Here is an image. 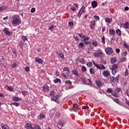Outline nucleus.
I'll return each mask as SVG.
<instances>
[{
  "instance_id": "nucleus-1",
  "label": "nucleus",
  "mask_w": 129,
  "mask_h": 129,
  "mask_svg": "<svg viewBox=\"0 0 129 129\" xmlns=\"http://www.w3.org/2000/svg\"><path fill=\"white\" fill-rule=\"evenodd\" d=\"M12 24H13V25L19 26L20 24H22V21L20 20V17L18 15H14L12 17Z\"/></svg>"
},
{
  "instance_id": "nucleus-2",
  "label": "nucleus",
  "mask_w": 129,
  "mask_h": 129,
  "mask_svg": "<svg viewBox=\"0 0 129 129\" xmlns=\"http://www.w3.org/2000/svg\"><path fill=\"white\" fill-rule=\"evenodd\" d=\"M102 54H103L102 50L100 49H98L96 52L94 53V55L96 58H101V57H102Z\"/></svg>"
},
{
  "instance_id": "nucleus-3",
  "label": "nucleus",
  "mask_w": 129,
  "mask_h": 129,
  "mask_svg": "<svg viewBox=\"0 0 129 129\" xmlns=\"http://www.w3.org/2000/svg\"><path fill=\"white\" fill-rule=\"evenodd\" d=\"M93 63L94 66H95L97 69H101V70H105V69H106L105 67L101 64L99 65L97 63H95L94 61H93Z\"/></svg>"
},
{
  "instance_id": "nucleus-4",
  "label": "nucleus",
  "mask_w": 129,
  "mask_h": 129,
  "mask_svg": "<svg viewBox=\"0 0 129 129\" xmlns=\"http://www.w3.org/2000/svg\"><path fill=\"white\" fill-rule=\"evenodd\" d=\"M84 11H85V6H82L80 9V10L78 14V17L80 18L81 16L82 15V14L84 13Z\"/></svg>"
},
{
  "instance_id": "nucleus-5",
  "label": "nucleus",
  "mask_w": 129,
  "mask_h": 129,
  "mask_svg": "<svg viewBox=\"0 0 129 129\" xmlns=\"http://www.w3.org/2000/svg\"><path fill=\"white\" fill-rule=\"evenodd\" d=\"M113 51L112 50V48L110 47H107L105 49V52L107 55H110V54H112Z\"/></svg>"
},
{
  "instance_id": "nucleus-6",
  "label": "nucleus",
  "mask_w": 129,
  "mask_h": 129,
  "mask_svg": "<svg viewBox=\"0 0 129 129\" xmlns=\"http://www.w3.org/2000/svg\"><path fill=\"white\" fill-rule=\"evenodd\" d=\"M3 31L5 35L7 36H12V35H13V33H12L11 31H9V30H8V28H4Z\"/></svg>"
},
{
  "instance_id": "nucleus-7",
  "label": "nucleus",
  "mask_w": 129,
  "mask_h": 129,
  "mask_svg": "<svg viewBox=\"0 0 129 129\" xmlns=\"http://www.w3.org/2000/svg\"><path fill=\"white\" fill-rule=\"evenodd\" d=\"M118 78H119L118 75L116 77H111L110 78L111 83H113L114 81H118Z\"/></svg>"
},
{
  "instance_id": "nucleus-8",
  "label": "nucleus",
  "mask_w": 129,
  "mask_h": 129,
  "mask_svg": "<svg viewBox=\"0 0 129 129\" xmlns=\"http://www.w3.org/2000/svg\"><path fill=\"white\" fill-rule=\"evenodd\" d=\"M72 109L73 111H77L79 109V106L77 104H74Z\"/></svg>"
},
{
  "instance_id": "nucleus-9",
  "label": "nucleus",
  "mask_w": 129,
  "mask_h": 129,
  "mask_svg": "<svg viewBox=\"0 0 129 129\" xmlns=\"http://www.w3.org/2000/svg\"><path fill=\"white\" fill-rule=\"evenodd\" d=\"M58 98L59 95H57L56 96H54L52 98L51 101H55V102H59V100H58Z\"/></svg>"
},
{
  "instance_id": "nucleus-10",
  "label": "nucleus",
  "mask_w": 129,
  "mask_h": 129,
  "mask_svg": "<svg viewBox=\"0 0 129 129\" xmlns=\"http://www.w3.org/2000/svg\"><path fill=\"white\" fill-rule=\"evenodd\" d=\"M103 75L104 76V77H108V76H109V75H110V73H109L108 72V71L106 70V71H104L103 72Z\"/></svg>"
},
{
  "instance_id": "nucleus-11",
  "label": "nucleus",
  "mask_w": 129,
  "mask_h": 129,
  "mask_svg": "<svg viewBox=\"0 0 129 129\" xmlns=\"http://www.w3.org/2000/svg\"><path fill=\"white\" fill-rule=\"evenodd\" d=\"M42 88L44 92H48L49 91V87L47 85H44L43 86Z\"/></svg>"
},
{
  "instance_id": "nucleus-12",
  "label": "nucleus",
  "mask_w": 129,
  "mask_h": 129,
  "mask_svg": "<svg viewBox=\"0 0 129 129\" xmlns=\"http://www.w3.org/2000/svg\"><path fill=\"white\" fill-rule=\"evenodd\" d=\"M118 67L117 66V64H114L112 66H110L109 68L110 70H116Z\"/></svg>"
},
{
  "instance_id": "nucleus-13",
  "label": "nucleus",
  "mask_w": 129,
  "mask_h": 129,
  "mask_svg": "<svg viewBox=\"0 0 129 129\" xmlns=\"http://www.w3.org/2000/svg\"><path fill=\"white\" fill-rule=\"evenodd\" d=\"M106 23L108 24H111L112 23V19L109 18H106L105 19Z\"/></svg>"
},
{
  "instance_id": "nucleus-14",
  "label": "nucleus",
  "mask_w": 129,
  "mask_h": 129,
  "mask_svg": "<svg viewBox=\"0 0 129 129\" xmlns=\"http://www.w3.org/2000/svg\"><path fill=\"white\" fill-rule=\"evenodd\" d=\"M1 126L2 129H10V127L8 126V125L2 123Z\"/></svg>"
},
{
  "instance_id": "nucleus-15",
  "label": "nucleus",
  "mask_w": 129,
  "mask_h": 129,
  "mask_svg": "<svg viewBox=\"0 0 129 129\" xmlns=\"http://www.w3.org/2000/svg\"><path fill=\"white\" fill-rule=\"evenodd\" d=\"M5 88L9 91L13 92L14 91V88L12 87H10L9 86H5Z\"/></svg>"
},
{
  "instance_id": "nucleus-16",
  "label": "nucleus",
  "mask_w": 129,
  "mask_h": 129,
  "mask_svg": "<svg viewBox=\"0 0 129 129\" xmlns=\"http://www.w3.org/2000/svg\"><path fill=\"white\" fill-rule=\"evenodd\" d=\"M64 125V121H59L58 124L57 125V127L58 128H60V127H62Z\"/></svg>"
},
{
  "instance_id": "nucleus-17",
  "label": "nucleus",
  "mask_w": 129,
  "mask_h": 129,
  "mask_svg": "<svg viewBox=\"0 0 129 129\" xmlns=\"http://www.w3.org/2000/svg\"><path fill=\"white\" fill-rule=\"evenodd\" d=\"M12 100H13V101H19V100H22V99L17 96H15L12 98Z\"/></svg>"
},
{
  "instance_id": "nucleus-18",
  "label": "nucleus",
  "mask_w": 129,
  "mask_h": 129,
  "mask_svg": "<svg viewBox=\"0 0 129 129\" xmlns=\"http://www.w3.org/2000/svg\"><path fill=\"white\" fill-rule=\"evenodd\" d=\"M25 126L27 129H33V127H32V124L31 123H26Z\"/></svg>"
},
{
  "instance_id": "nucleus-19",
  "label": "nucleus",
  "mask_w": 129,
  "mask_h": 129,
  "mask_svg": "<svg viewBox=\"0 0 129 129\" xmlns=\"http://www.w3.org/2000/svg\"><path fill=\"white\" fill-rule=\"evenodd\" d=\"M94 26H95V21H92L91 22V25H90L91 29L93 30V29H94Z\"/></svg>"
},
{
  "instance_id": "nucleus-20",
  "label": "nucleus",
  "mask_w": 129,
  "mask_h": 129,
  "mask_svg": "<svg viewBox=\"0 0 129 129\" xmlns=\"http://www.w3.org/2000/svg\"><path fill=\"white\" fill-rule=\"evenodd\" d=\"M45 118V115L42 113L39 114V119L42 120V119H44Z\"/></svg>"
},
{
  "instance_id": "nucleus-21",
  "label": "nucleus",
  "mask_w": 129,
  "mask_h": 129,
  "mask_svg": "<svg viewBox=\"0 0 129 129\" xmlns=\"http://www.w3.org/2000/svg\"><path fill=\"white\" fill-rule=\"evenodd\" d=\"M109 33L110 35H113V36H114V35H115V31H114V30L113 29H110Z\"/></svg>"
},
{
  "instance_id": "nucleus-22",
  "label": "nucleus",
  "mask_w": 129,
  "mask_h": 129,
  "mask_svg": "<svg viewBox=\"0 0 129 129\" xmlns=\"http://www.w3.org/2000/svg\"><path fill=\"white\" fill-rule=\"evenodd\" d=\"M92 7L96 8L97 7V3L96 1H93L92 3Z\"/></svg>"
},
{
  "instance_id": "nucleus-23",
  "label": "nucleus",
  "mask_w": 129,
  "mask_h": 129,
  "mask_svg": "<svg viewBox=\"0 0 129 129\" xmlns=\"http://www.w3.org/2000/svg\"><path fill=\"white\" fill-rule=\"evenodd\" d=\"M72 73H73V74H74V75H75L76 76H79V75L77 71H76V70H75L72 71Z\"/></svg>"
},
{
  "instance_id": "nucleus-24",
  "label": "nucleus",
  "mask_w": 129,
  "mask_h": 129,
  "mask_svg": "<svg viewBox=\"0 0 129 129\" xmlns=\"http://www.w3.org/2000/svg\"><path fill=\"white\" fill-rule=\"evenodd\" d=\"M92 45L94 47H97V45H98V43L97 42V41H96L95 40H93L92 41Z\"/></svg>"
},
{
  "instance_id": "nucleus-25",
  "label": "nucleus",
  "mask_w": 129,
  "mask_h": 129,
  "mask_svg": "<svg viewBox=\"0 0 129 129\" xmlns=\"http://www.w3.org/2000/svg\"><path fill=\"white\" fill-rule=\"evenodd\" d=\"M116 33L118 36H121V31L119 29L116 30Z\"/></svg>"
},
{
  "instance_id": "nucleus-26",
  "label": "nucleus",
  "mask_w": 129,
  "mask_h": 129,
  "mask_svg": "<svg viewBox=\"0 0 129 129\" xmlns=\"http://www.w3.org/2000/svg\"><path fill=\"white\" fill-rule=\"evenodd\" d=\"M8 8L6 6L0 7V12H3V11L6 10Z\"/></svg>"
},
{
  "instance_id": "nucleus-27",
  "label": "nucleus",
  "mask_w": 129,
  "mask_h": 129,
  "mask_svg": "<svg viewBox=\"0 0 129 129\" xmlns=\"http://www.w3.org/2000/svg\"><path fill=\"white\" fill-rule=\"evenodd\" d=\"M84 47V43L83 42H80L78 45V47L79 49H81V48H83Z\"/></svg>"
},
{
  "instance_id": "nucleus-28",
  "label": "nucleus",
  "mask_w": 129,
  "mask_h": 129,
  "mask_svg": "<svg viewBox=\"0 0 129 129\" xmlns=\"http://www.w3.org/2000/svg\"><path fill=\"white\" fill-rule=\"evenodd\" d=\"M123 27L124 29H127L129 28V23L128 22H126L124 25Z\"/></svg>"
},
{
  "instance_id": "nucleus-29",
  "label": "nucleus",
  "mask_w": 129,
  "mask_h": 129,
  "mask_svg": "<svg viewBox=\"0 0 129 129\" xmlns=\"http://www.w3.org/2000/svg\"><path fill=\"white\" fill-rule=\"evenodd\" d=\"M81 82L83 84H87V83L86 82V80L84 78H81Z\"/></svg>"
},
{
  "instance_id": "nucleus-30",
  "label": "nucleus",
  "mask_w": 129,
  "mask_h": 129,
  "mask_svg": "<svg viewBox=\"0 0 129 129\" xmlns=\"http://www.w3.org/2000/svg\"><path fill=\"white\" fill-rule=\"evenodd\" d=\"M33 129H41V128H40V126H39V125H38L37 124H33Z\"/></svg>"
},
{
  "instance_id": "nucleus-31",
  "label": "nucleus",
  "mask_w": 129,
  "mask_h": 129,
  "mask_svg": "<svg viewBox=\"0 0 129 129\" xmlns=\"http://www.w3.org/2000/svg\"><path fill=\"white\" fill-rule=\"evenodd\" d=\"M35 60L36 61V62H38V63H42V62H43V61L42 60V59H41V58H39V57H36Z\"/></svg>"
},
{
  "instance_id": "nucleus-32",
  "label": "nucleus",
  "mask_w": 129,
  "mask_h": 129,
  "mask_svg": "<svg viewBox=\"0 0 129 129\" xmlns=\"http://www.w3.org/2000/svg\"><path fill=\"white\" fill-rule=\"evenodd\" d=\"M96 84L97 86H101V82L99 80L96 81Z\"/></svg>"
},
{
  "instance_id": "nucleus-33",
  "label": "nucleus",
  "mask_w": 129,
  "mask_h": 129,
  "mask_svg": "<svg viewBox=\"0 0 129 129\" xmlns=\"http://www.w3.org/2000/svg\"><path fill=\"white\" fill-rule=\"evenodd\" d=\"M89 39H90V37H88L85 35V36L84 37V42H85L88 41V40H89Z\"/></svg>"
},
{
  "instance_id": "nucleus-34",
  "label": "nucleus",
  "mask_w": 129,
  "mask_h": 129,
  "mask_svg": "<svg viewBox=\"0 0 129 129\" xmlns=\"http://www.w3.org/2000/svg\"><path fill=\"white\" fill-rule=\"evenodd\" d=\"M115 62H116V58L113 57L111 59V63H112V64L115 63Z\"/></svg>"
},
{
  "instance_id": "nucleus-35",
  "label": "nucleus",
  "mask_w": 129,
  "mask_h": 129,
  "mask_svg": "<svg viewBox=\"0 0 129 129\" xmlns=\"http://www.w3.org/2000/svg\"><path fill=\"white\" fill-rule=\"evenodd\" d=\"M54 83H58V82H59V83L61 82V80L58 78H56L54 80Z\"/></svg>"
},
{
  "instance_id": "nucleus-36",
  "label": "nucleus",
  "mask_w": 129,
  "mask_h": 129,
  "mask_svg": "<svg viewBox=\"0 0 129 129\" xmlns=\"http://www.w3.org/2000/svg\"><path fill=\"white\" fill-rule=\"evenodd\" d=\"M19 46L20 48H21V49H23V47L24 46V43H23V42L20 41L19 43Z\"/></svg>"
},
{
  "instance_id": "nucleus-37",
  "label": "nucleus",
  "mask_w": 129,
  "mask_h": 129,
  "mask_svg": "<svg viewBox=\"0 0 129 129\" xmlns=\"http://www.w3.org/2000/svg\"><path fill=\"white\" fill-rule=\"evenodd\" d=\"M107 92L108 93H112V89L111 88H108L107 89Z\"/></svg>"
},
{
  "instance_id": "nucleus-38",
  "label": "nucleus",
  "mask_w": 129,
  "mask_h": 129,
  "mask_svg": "<svg viewBox=\"0 0 129 129\" xmlns=\"http://www.w3.org/2000/svg\"><path fill=\"white\" fill-rule=\"evenodd\" d=\"M94 69L91 68L90 69V74H94Z\"/></svg>"
},
{
  "instance_id": "nucleus-39",
  "label": "nucleus",
  "mask_w": 129,
  "mask_h": 129,
  "mask_svg": "<svg viewBox=\"0 0 129 129\" xmlns=\"http://www.w3.org/2000/svg\"><path fill=\"white\" fill-rule=\"evenodd\" d=\"M22 39L23 40V41H28V38L25 36H22Z\"/></svg>"
},
{
  "instance_id": "nucleus-40",
  "label": "nucleus",
  "mask_w": 129,
  "mask_h": 129,
  "mask_svg": "<svg viewBox=\"0 0 129 129\" xmlns=\"http://www.w3.org/2000/svg\"><path fill=\"white\" fill-rule=\"evenodd\" d=\"M25 71L26 72H30V68H29V67L25 68Z\"/></svg>"
},
{
  "instance_id": "nucleus-41",
  "label": "nucleus",
  "mask_w": 129,
  "mask_h": 129,
  "mask_svg": "<svg viewBox=\"0 0 129 129\" xmlns=\"http://www.w3.org/2000/svg\"><path fill=\"white\" fill-rule=\"evenodd\" d=\"M113 75H115L116 74V70H111Z\"/></svg>"
},
{
  "instance_id": "nucleus-42",
  "label": "nucleus",
  "mask_w": 129,
  "mask_h": 129,
  "mask_svg": "<svg viewBox=\"0 0 129 129\" xmlns=\"http://www.w3.org/2000/svg\"><path fill=\"white\" fill-rule=\"evenodd\" d=\"M11 105H15V106H19V103H18V102L12 103Z\"/></svg>"
},
{
  "instance_id": "nucleus-43",
  "label": "nucleus",
  "mask_w": 129,
  "mask_h": 129,
  "mask_svg": "<svg viewBox=\"0 0 129 129\" xmlns=\"http://www.w3.org/2000/svg\"><path fill=\"white\" fill-rule=\"evenodd\" d=\"M65 84H72V82L71 81L68 80L65 81Z\"/></svg>"
},
{
  "instance_id": "nucleus-44",
  "label": "nucleus",
  "mask_w": 129,
  "mask_h": 129,
  "mask_svg": "<svg viewBox=\"0 0 129 129\" xmlns=\"http://www.w3.org/2000/svg\"><path fill=\"white\" fill-rule=\"evenodd\" d=\"M73 25H74L73 22L70 21L69 22V26L70 27H73Z\"/></svg>"
},
{
  "instance_id": "nucleus-45",
  "label": "nucleus",
  "mask_w": 129,
  "mask_h": 129,
  "mask_svg": "<svg viewBox=\"0 0 129 129\" xmlns=\"http://www.w3.org/2000/svg\"><path fill=\"white\" fill-rule=\"evenodd\" d=\"M82 70L83 72H86V68L83 66L82 68Z\"/></svg>"
},
{
  "instance_id": "nucleus-46",
  "label": "nucleus",
  "mask_w": 129,
  "mask_h": 129,
  "mask_svg": "<svg viewBox=\"0 0 129 129\" xmlns=\"http://www.w3.org/2000/svg\"><path fill=\"white\" fill-rule=\"evenodd\" d=\"M120 88H116L115 89V92L116 93H118L119 92V91H120Z\"/></svg>"
},
{
  "instance_id": "nucleus-47",
  "label": "nucleus",
  "mask_w": 129,
  "mask_h": 129,
  "mask_svg": "<svg viewBox=\"0 0 129 129\" xmlns=\"http://www.w3.org/2000/svg\"><path fill=\"white\" fill-rule=\"evenodd\" d=\"M123 47L126 48V49H127V50L129 49V46L127 45V44H126V43H125V44H123Z\"/></svg>"
},
{
  "instance_id": "nucleus-48",
  "label": "nucleus",
  "mask_w": 129,
  "mask_h": 129,
  "mask_svg": "<svg viewBox=\"0 0 129 129\" xmlns=\"http://www.w3.org/2000/svg\"><path fill=\"white\" fill-rule=\"evenodd\" d=\"M102 43L105 44V37H104V36H103L102 38Z\"/></svg>"
},
{
  "instance_id": "nucleus-49",
  "label": "nucleus",
  "mask_w": 129,
  "mask_h": 129,
  "mask_svg": "<svg viewBox=\"0 0 129 129\" xmlns=\"http://www.w3.org/2000/svg\"><path fill=\"white\" fill-rule=\"evenodd\" d=\"M63 71L64 72H66L67 71L68 72V73H70V72L69 71V69H68V68H64L63 69Z\"/></svg>"
},
{
  "instance_id": "nucleus-50",
  "label": "nucleus",
  "mask_w": 129,
  "mask_h": 129,
  "mask_svg": "<svg viewBox=\"0 0 129 129\" xmlns=\"http://www.w3.org/2000/svg\"><path fill=\"white\" fill-rule=\"evenodd\" d=\"M59 56L60 58H61V59H64V54H63V53L59 54Z\"/></svg>"
},
{
  "instance_id": "nucleus-51",
  "label": "nucleus",
  "mask_w": 129,
  "mask_h": 129,
  "mask_svg": "<svg viewBox=\"0 0 129 129\" xmlns=\"http://www.w3.org/2000/svg\"><path fill=\"white\" fill-rule=\"evenodd\" d=\"M11 67H12V68H16V67H17V63H14L13 64L11 65Z\"/></svg>"
},
{
  "instance_id": "nucleus-52",
  "label": "nucleus",
  "mask_w": 129,
  "mask_h": 129,
  "mask_svg": "<svg viewBox=\"0 0 129 129\" xmlns=\"http://www.w3.org/2000/svg\"><path fill=\"white\" fill-rule=\"evenodd\" d=\"M84 44H85L86 45H91V42L87 41H85Z\"/></svg>"
},
{
  "instance_id": "nucleus-53",
  "label": "nucleus",
  "mask_w": 129,
  "mask_h": 129,
  "mask_svg": "<svg viewBox=\"0 0 129 129\" xmlns=\"http://www.w3.org/2000/svg\"><path fill=\"white\" fill-rule=\"evenodd\" d=\"M111 94L113 96H115V97H117V94H116V93H114V92H112V93H111Z\"/></svg>"
},
{
  "instance_id": "nucleus-54",
  "label": "nucleus",
  "mask_w": 129,
  "mask_h": 129,
  "mask_svg": "<svg viewBox=\"0 0 129 129\" xmlns=\"http://www.w3.org/2000/svg\"><path fill=\"white\" fill-rule=\"evenodd\" d=\"M54 29V25H51L48 28V30H50V31H52Z\"/></svg>"
},
{
  "instance_id": "nucleus-55",
  "label": "nucleus",
  "mask_w": 129,
  "mask_h": 129,
  "mask_svg": "<svg viewBox=\"0 0 129 129\" xmlns=\"http://www.w3.org/2000/svg\"><path fill=\"white\" fill-rule=\"evenodd\" d=\"M87 66H88V67H91V66H92V62H88L87 63Z\"/></svg>"
},
{
  "instance_id": "nucleus-56",
  "label": "nucleus",
  "mask_w": 129,
  "mask_h": 129,
  "mask_svg": "<svg viewBox=\"0 0 129 129\" xmlns=\"http://www.w3.org/2000/svg\"><path fill=\"white\" fill-rule=\"evenodd\" d=\"M88 108H89V107L88 106H83L82 107L83 109H88Z\"/></svg>"
},
{
  "instance_id": "nucleus-57",
  "label": "nucleus",
  "mask_w": 129,
  "mask_h": 129,
  "mask_svg": "<svg viewBox=\"0 0 129 129\" xmlns=\"http://www.w3.org/2000/svg\"><path fill=\"white\" fill-rule=\"evenodd\" d=\"M54 92H55V91L52 90L50 92L49 95H54Z\"/></svg>"
},
{
  "instance_id": "nucleus-58",
  "label": "nucleus",
  "mask_w": 129,
  "mask_h": 129,
  "mask_svg": "<svg viewBox=\"0 0 129 129\" xmlns=\"http://www.w3.org/2000/svg\"><path fill=\"white\" fill-rule=\"evenodd\" d=\"M22 94H23L24 96L26 95L27 94V91H23L21 92Z\"/></svg>"
},
{
  "instance_id": "nucleus-59",
  "label": "nucleus",
  "mask_w": 129,
  "mask_h": 129,
  "mask_svg": "<svg viewBox=\"0 0 129 129\" xmlns=\"http://www.w3.org/2000/svg\"><path fill=\"white\" fill-rule=\"evenodd\" d=\"M56 53H57V55H58V56H59L60 54H62V52H61L60 50H57V51H56Z\"/></svg>"
},
{
  "instance_id": "nucleus-60",
  "label": "nucleus",
  "mask_w": 129,
  "mask_h": 129,
  "mask_svg": "<svg viewBox=\"0 0 129 129\" xmlns=\"http://www.w3.org/2000/svg\"><path fill=\"white\" fill-rule=\"evenodd\" d=\"M121 62H124V61H126V58L123 57L121 59Z\"/></svg>"
},
{
  "instance_id": "nucleus-61",
  "label": "nucleus",
  "mask_w": 129,
  "mask_h": 129,
  "mask_svg": "<svg viewBox=\"0 0 129 129\" xmlns=\"http://www.w3.org/2000/svg\"><path fill=\"white\" fill-rule=\"evenodd\" d=\"M78 36H79L80 37V38H84L85 35H84L83 34H79Z\"/></svg>"
},
{
  "instance_id": "nucleus-62",
  "label": "nucleus",
  "mask_w": 129,
  "mask_h": 129,
  "mask_svg": "<svg viewBox=\"0 0 129 129\" xmlns=\"http://www.w3.org/2000/svg\"><path fill=\"white\" fill-rule=\"evenodd\" d=\"M35 11H36V9L33 8L31 9V13H35Z\"/></svg>"
},
{
  "instance_id": "nucleus-63",
  "label": "nucleus",
  "mask_w": 129,
  "mask_h": 129,
  "mask_svg": "<svg viewBox=\"0 0 129 129\" xmlns=\"http://www.w3.org/2000/svg\"><path fill=\"white\" fill-rule=\"evenodd\" d=\"M74 39L77 41V42H78L79 41V38L77 36H74Z\"/></svg>"
},
{
  "instance_id": "nucleus-64",
  "label": "nucleus",
  "mask_w": 129,
  "mask_h": 129,
  "mask_svg": "<svg viewBox=\"0 0 129 129\" xmlns=\"http://www.w3.org/2000/svg\"><path fill=\"white\" fill-rule=\"evenodd\" d=\"M111 43H113L114 42V37H112L110 40Z\"/></svg>"
}]
</instances>
